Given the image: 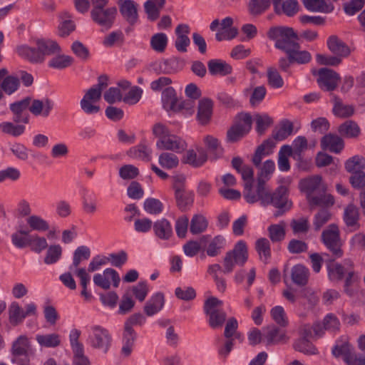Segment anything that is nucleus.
Returning a JSON list of instances; mask_svg holds the SVG:
<instances>
[{
  "label": "nucleus",
  "mask_w": 365,
  "mask_h": 365,
  "mask_svg": "<svg viewBox=\"0 0 365 365\" xmlns=\"http://www.w3.org/2000/svg\"><path fill=\"white\" fill-rule=\"evenodd\" d=\"M309 269L302 264L294 265L291 270L292 282L299 286H304L308 282Z\"/></svg>",
  "instance_id": "35"
},
{
  "label": "nucleus",
  "mask_w": 365,
  "mask_h": 365,
  "mask_svg": "<svg viewBox=\"0 0 365 365\" xmlns=\"http://www.w3.org/2000/svg\"><path fill=\"white\" fill-rule=\"evenodd\" d=\"M334 261L332 259L327 264L329 279L332 282H339L346 273V266L335 263Z\"/></svg>",
  "instance_id": "40"
},
{
  "label": "nucleus",
  "mask_w": 365,
  "mask_h": 365,
  "mask_svg": "<svg viewBox=\"0 0 365 365\" xmlns=\"http://www.w3.org/2000/svg\"><path fill=\"white\" fill-rule=\"evenodd\" d=\"M91 256L90 249L86 246L78 247L73 253V263L70 266V270L79 269L81 261L88 259Z\"/></svg>",
  "instance_id": "55"
},
{
  "label": "nucleus",
  "mask_w": 365,
  "mask_h": 365,
  "mask_svg": "<svg viewBox=\"0 0 365 365\" xmlns=\"http://www.w3.org/2000/svg\"><path fill=\"white\" fill-rule=\"evenodd\" d=\"M292 153V148L290 145H284L281 147L279 151L278 167L282 171H288L290 169L288 157Z\"/></svg>",
  "instance_id": "54"
},
{
  "label": "nucleus",
  "mask_w": 365,
  "mask_h": 365,
  "mask_svg": "<svg viewBox=\"0 0 365 365\" xmlns=\"http://www.w3.org/2000/svg\"><path fill=\"white\" fill-rule=\"evenodd\" d=\"M302 2L305 8L311 11L327 14L334 10V6L324 0H303Z\"/></svg>",
  "instance_id": "39"
},
{
  "label": "nucleus",
  "mask_w": 365,
  "mask_h": 365,
  "mask_svg": "<svg viewBox=\"0 0 365 365\" xmlns=\"http://www.w3.org/2000/svg\"><path fill=\"white\" fill-rule=\"evenodd\" d=\"M12 363H30L34 355L31 344L26 335H20L11 345Z\"/></svg>",
  "instance_id": "8"
},
{
  "label": "nucleus",
  "mask_w": 365,
  "mask_h": 365,
  "mask_svg": "<svg viewBox=\"0 0 365 365\" xmlns=\"http://www.w3.org/2000/svg\"><path fill=\"white\" fill-rule=\"evenodd\" d=\"M321 146L323 150H329L330 152L339 153L344 147V143L341 137L329 133L322 137Z\"/></svg>",
  "instance_id": "24"
},
{
  "label": "nucleus",
  "mask_w": 365,
  "mask_h": 365,
  "mask_svg": "<svg viewBox=\"0 0 365 365\" xmlns=\"http://www.w3.org/2000/svg\"><path fill=\"white\" fill-rule=\"evenodd\" d=\"M185 176L177 174L172 177L173 188L177 206L182 211H185L193 203V193L185 189Z\"/></svg>",
  "instance_id": "5"
},
{
  "label": "nucleus",
  "mask_w": 365,
  "mask_h": 365,
  "mask_svg": "<svg viewBox=\"0 0 365 365\" xmlns=\"http://www.w3.org/2000/svg\"><path fill=\"white\" fill-rule=\"evenodd\" d=\"M18 54L27 59L33 63H42L44 61L42 53L39 48L30 47L26 45L20 46L17 48Z\"/></svg>",
  "instance_id": "29"
},
{
  "label": "nucleus",
  "mask_w": 365,
  "mask_h": 365,
  "mask_svg": "<svg viewBox=\"0 0 365 365\" xmlns=\"http://www.w3.org/2000/svg\"><path fill=\"white\" fill-rule=\"evenodd\" d=\"M327 46L331 52L340 58L347 57L351 53L349 47L336 36L328 38Z\"/></svg>",
  "instance_id": "27"
},
{
  "label": "nucleus",
  "mask_w": 365,
  "mask_h": 365,
  "mask_svg": "<svg viewBox=\"0 0 365 365\" xmlns=\"http://www.w3.org/2000/svg\"><path fill=\"white\" fill-rule=\"evenodd\" d=\"M136 339L137 333L134 329L123 328L120 353L123 358H128L131 355Z\"/></svg>",
  "instance_id": "18"
},
{
  "label": "nucleus",
  "mask_w": 365,
  "mask_h": 365,
  "mask_svg": "<svg viewBox=\"0 0 365 365\" xmlns=\"http://www.w3.org/2000/svg\"><path fill=\"white\" fill-rule=\"evenodd\" d=\"M31 102V98L26 97L24 99L10 104L9 108L13 113V121L16 123H28L29 115L26 112Z\"/></svg>",
  "instance_id": "16"
},
{
  "label": "nucleus",
  "mask_w": 365,
  "mask_h": 365,
  "mask_svg": "<svg viewBox=\"0 0 365 365\" xmlns=\"http://www.w3.org/2000/svg\"><path fill=\"white\" fill-rule=\"evenodd\" d=\"M190 33V27L187 24H179L175 29L177 36L175 41V47L178 51L185 53L187 47L190 44V40L188 37Z\"/></svg>",
  "instance_id": "22"
},
{
  "label": "nucleus",
  "mask_w": 365,
  "mask_h": 365,
  "mask_svg": "<svg viewBox=\"0 0 365 365\" xmlns=\"http://www.w3.org/2000/svg\"><path fill=\"white\" fill-rule=\"evenodd\" d=\"M255 248L259 257L264 262H267L271 255L269 242L266 238H260L255 243Z\"/></svg>",
  "instance_id": "62"
},
{
  "label": "nucleus",
  "mask_w": 365,
  "mask_h": 365,
  "mask_svg": "<svg viewBox=\"0 0 365 365\" xmlns=\"http://www.w3.org/2000/svg\"><path fill=\"white\" fill-rule=\"evenodd\" d=\"M299 186L302 191L306 193L310 210H314L317 206L327 207L334 204L333 196L326 193L327 185L320 175H313L301 180Z\"/></svg>",
  "instance_id": "2"
},
{
  "label": "nucleus",
  "mask_w": 365,
  "mask_h": 365,
  "mask_svg": "<svg viewBox=\"0 0 365 365\" xmlns=\"http://www.w3.org/2000/svg\"><path fill=\"white\" fill-rule=\"evenodd\" d=\"M158 163L163 168L171 170L178 166L179 158L175 153L163 152L159 155Z\"/></svg>",
  "instance_id": "50"
},
{
  "label": "nucleus",
  "mask_w": 365,
  "mask_h": 365,
  "mask_svg": "<svg viewBox=\"0 0 365 365\" xmlns=\"http://www.w3.org/2000/svg\"><path fill=\"white\" fill-rule=\"evenodd\" d=\"M164 304L163 294L158 292L145 303L144 312L147 316L151 317L159 312L163 309Z\"/></svg>",
  "instance_id": "31"
},
{
  "label": "nucleus",
  "mask_w": 365,
  "mask_h": 365,
  "mask_svg": "<svg viewBox=\"0 0 365 365\" xmlns=\"http://www.w3.org/2000/svg\"><path fill=\"white\" fill-rule=\"evenodd\" d=\"M110 279L113 282L115 287H118L120 281V277L118 272L112 268H107L103 273H98L93 276L94 284L106 290L109 289L110 287Z\"/></svg>",
  "instance_id": "15"
},
{
  "label": "nucleus",
  "mask_w": 365,
  "mask_h": 365,
  "mask_svg": "<svg viewBox=\"0 0 365 365\" xmlns=\"http://www.w3.org/2000/svg\"><path fill=\"white\" fill-rule=\"evenodd\" d=\"M36 340L40 346L46 348H55L61 344L60 336L56 333L37 334Z\"/></svg>",
  "instance_id": "43"
},
{
  "label": "nucleus",
  "mask_w": 365,
  "mask_h": 365,
  "mask_svg": "<svg viewBox=\"0 0 365 365\" xmlns=\"http://www.w3.org/2000/svg\"><path fill=\"white\" fill-rule=\"evenodd\" d=\"M19 76L14 75L6 76L1 83V89L8 95L13 94L19 89Z\"/></svg>",
  "instance_id": "49"
},
{
  "label": "nucleus",
  "mask_w": 365,
  "mask_h": 365,
  "mask_svg": "<svg viewBox=\"0 0 365 365\" xmlns=\"http://www.w3.org/2000/svg\"><path fill=\"white\" fill-rule=\"evenodd\" d=\"M364 168L365 159L359 155H354L345 163L346 170L351 174L363 170Z\"/></svg>",
  "instance_id": "60"
},
{
  "label": "nucleus",
  "mask_w": 365,
  "mask_h": 365,
  "mask_svg": "<svg viewBox=\"0 0 365 365\" xmlns=\"http://www.w3.org/2000/svg\"><path fill=\"white\" fill-rule=\"evenodd\" d=\"M118 4L123 17L130 25L135 24L138 19L137 4L132 0H119Z\"/></svg>",
  "instance_id": "21"
},
{
  "label": "nucleus",
  "mask_w": 365,
  "mask_h": 365,
  "mask_svg": "<svg viewBox=\"0 0 365 365\" xmlns=\"http://www.w3.org/2000/svg\"><path fill=\"white\" fill-rule=\"evenodd\" d=\"M26 223L31 230L38 232H46L49 229L48 222L41 217L32 215L27 217Z\"/></svg>",
  "instance_id": "47"
},
{
  "label": "nucleus",
  "mask_w": 365,
  "mask_h": 365,
  "mask_svg": "<svg viewBox=\"0 0 365 365\" xmlns=\"http://www.w3.org/2000/svg\"><path fill=\"white\" fill-rule=\"evenodd\" d=\"M212 106V101L210 98H203L199 101L197 118L201 125H205L210 120Z\"/></svg>",
  "instance_id": "30"
},
{
  "label": "nucleus",
  "mask_w": 365,
  "mask_h": 365,
  "mask_svg": "<svg viewBox=\"0 0 365 365\" xmlns=\"http://www.w3.org/2000/svg\"><path fill=\"white\" fill-rule=\"evenodd\" d=\"M233 19L231 17H226L221 21L218 19L213 20L210 25V29L212 31L217 30L218 27L220 29L215 34V38L217 41L225 40H232L235 38L238 34V30L235 27H232Z\"/></svg>",
  "instance_id": "10"
},
{
  "label": "nucleus",
  "mask_w": 365,
  "mask_h": 365,
  "mask_svg": "<svg viewBox=\"0 0 365 365\" xmlns=\"http://www.w3.org/2000/svg\"><path fill=\"white\" fill-rule=\"evenodd\" d=\"M226 244L225 238L222 235L215 236L209 243L206 252L208 256L218 255Z\"/></svg>",
  "instance_id": "51"
},
{
  "label": "nucleus",
  "mask_w": 365,
  "mask_h": 365,
  "mask_svg": "<svg viewBox=\"0 0 365 365\" xmlns=\"http://www.w3.org/2000/svg\"><path fill=\"white\" fill-rule=\"evenodd\" d=\"M353 346L346 340L336 341L335 345L333 346L331 353L336 358L342 357L344 361L348 365L352 364L354 359Z\"/></svg>",
  "instance_id": "19"
},
{
  "label": "nucleus",
  "mask_w": 365,
  "mask_h": 365,
  "mask_svg": "<svg viewBox=\"0 0 365 365\" xmlns=\"http://www.w3.org/2000/svg\"><path fill=\"white\" fill-rule=\"evenodd\" d=\"M204 142L207 147L209 152L215 156V158L222 155L223 149L221 148L218 140L212 135H207Z\"/></svg>",
  "instance_id": "64"
},
{
  "label": "nucleus",
  "mask_w": 365,
  "mask_h": 365,
  "mask_svg": "<svg viewBox=\"0 0 365 365\" xmlns=\"http://www.w3.org/2000/svg\"><path fill=\"white\" fill-rule=\"evenodd\" d=\"M162 101L166 110L178 111L181 109L175 91L172 87H168L163 91Z\"/></svg>",
  "instance_id": "28"
},
{
  "label": "nucleus",
  "mask_w": 365,
  "mask_h": 365,
  "mask_svg": "<svg viewBox=\"0 0 365 365\" xmlns=\"http://www.w3.org/2000/svg\"><path fill=\"white\" fill-rule=\"evenodd\" d=\"M239 173L241 174L242 178L245 181L244 185V191H243V196L245 198V192L247 190H250L254 194H257L256 192V188L254 189L252 187V182L254 180V170L253 169L246 165L244 167H242V169L239 172Z\"/></svg>",
  "instance_id": "45"
},
{
  "label": "nucleus",
  "mask_w": 365,
  "mask_h": 365,
  "mask_svg": "<svg viewBox=\"0 0 365 365\" xmlns=\"http://www.w3.org/2000/svg\"><path fill=\"white\" fill-rule=\"evenodd\" d=\"M260 170L257 176V185L256 187H259L260 185L262 187H267L266 181L269 179L270 175L274 173L275 170L274 162L272 160H266L262 165H260L258 167Z\"/></svg>",
  "instance_id": "34"
},
{
  "label": "nucleus",
  "mask_w": 365,
  "mask_h": 365,
  "mask_svg": "<svg viewBox=\"0 0 365 365\" xmlns=\"http://www.w3.org/2000/svg\"><path fill=\"white\" fill-rule=\"evenodd\" d=\"M168 44V37L164 33L154 34L150 38V46L156 52L163 53Z\"/></svg>",
  "instance_id": "61"
},
{
  "label": "nucleus",
  "mask_w": 365,
  "mask_h": 365,
  "mask_svg": "<svg viewBox=\"0 0 365 365\" xmlns=\"http://www.w3.org/2000/svg\"><path fill=\"white\" fill-rule=\"evenodd\" d=\"M63 250L59 245H52L48 247L43 262L50 265L56 263L62 256Z\"/></svg>",
  "instance_id": "53"
},
{
  "label": "nucleus",
  "mask_w": 365,
  "mask_h": 365,
  "mask_svg": "<svg viewBox=\"0 0 365 365\" xmlns=\"http://www.w3.org/2000/svg\"><path fill=\"white\" fill-rule=\"evenodd\" d=\"M263 339L267 345H273L279 342L287 341L288 337L284 331H281L274 325L267 326L262 329Z\"/></svg>",
  "instance_id": "20"
},
{
  "label": "nucleus",
  "mask_w": 365,
  "mask_h": 365,
  "mask_svg": "<svg viewBox=\"0 0 365 365\" xmlns=\"http://www.w3.org/2000/svg\"><path fill=\"white\" fill-rule=\"evenodd\" d=\"M207 67L210 73L212 76H226L232 71V66L220 59H212L207 62Z\"/></svg>",
  "instance_id": "32"
},
{
  "label": "nucleus",
  "mask_w": 365,
  "mask_h": 365,
  "mask_svg": "<svg viewBox=\"0 0 365 365\" xmlns=\"http://www.w3.org/2000/svg\"><path fill=\"white\" fill-rule=\"evenodd\" d=\"M222 305V301L216 297L208 298L204 304L205 313L209 316V324L212 329L221 327L225 322L227 314L217 309Z\"/></svg>",
  "instance_id": "9"
},
{
  "label": "nucleus",
  "mask_w": 365,
  "mask_h": 365,
  "mask_svg": "<svg viewBox=\"0 0 365 365\" xmlns=\"http://www.w3.org/2000/svg\"><path fill=\"white\" fill-rule=\"evenodd\" d=\"M322 240L327 249L331 252L333 260L343 256L342 242L339 230L335 224H331L322 233Z\"/></svg>",
  "instance_id": "6"
},
{
  "label": "nucleus",
  "mask_w": 365,
  "mask_h": 365,
  "mask_svg": "<svg viewBox=\"0 0 365 365\" xmlns=\"http://www.w3.org/2000/svg\"><path fill=\"white\" fill-rule=\"evenodd\" d=\"M36 45L39 48L43 57L45 56H51L58 53L61 51V48L58 44L50 39H40L36 41Z\"/></svg>",
  "instance_id": "42"
},
{
  "label": "nucleus",
  "mask_w": 365,
  "mask_h": 365,
  "mask_svg": "<svg viewBox=\"0 0 365 365\" xmlns=\"http://www.w3.org/2000/svg\"><path fill=\"white\" fill-rule=\"evenodd\" d=\"M344 220L348 227H353L354 230L359 228V213L358 208L353 204L349 205L344 210Z\"/></svg>",
  "instance_id": "36"
},
{
  "label": "nucleus",
  "mask_w": 365,
  "mask_h": 365,
  "mask_svg": "<svg viewBox=\"0 0 365 365\" xmlns=\"http://www.w3.org/2000/svg\"><path fill=\"white\" fill-rule=\"evenodd\" d=\"M117 13V9L115 6L91 9V17L93 22L101 28V31H104L113 26Z\"/></svg>",
  "instance_id": "11"
},
{
  "label": "nucleus",
  "mask_w": 365,
  "mask_h": 365,
  "mask_svg": "<svg viewBox=\"0 0 365 365\" xmlns=\"http://www.w3.org/2000/svg\"><path fill=\"white\" fill-rule=\"evenodd\" d=\"M155 235L163 240H168L173 236L171 223L165 218L155 221L153 225Z\"/></svg>",
  "instance_id": "25"
},
{
  "label": "nucleus",
  "mask_w": 365,
  "mask_h": 365,
  "mask_svg": "<svg viewBox=\"0 0 365 365\" xmlns=\"http://www.w3.org/2000/svg\"><path fill=\"white\" fill-rule=\"evenodd\" d=\"M29 246L36 253H41L48 247L46 239L37 235L29 237Z\"/></svg>",
  "instance_id": "63"
},
{
  "label": "nucleus",
  "mask_w": 365,
  "mask_h": 365,
  "mask_svg": "<svg viewBox=\"0 0 365 365\" xmlns=\"http://www.w3.org/2000/svg\"><path fill=\"white\" fill-rule=\"evenodd\" d=\"M101 97V94L96 88L91 87L85 93L81 100L80 106L83 111L86 114H95L100 111V107L94 105Z\"/></svg>",
  "instance_id": "17"
},
{
  "label": "nucleus",
  "mask_w": 365,
  "mask_h": 365,
  "mask_svg": "<svg viewBox=\"0 0 365 365\" xmlns=\"http://www.w3.org/2000/svg\"><path fill=\"white\" fill-rule=\"evenodd\" d=\"M23 310L18 302H14L9 308V322L13 326H17L23 322L24 319L31 315L36 314V306L34 303H29Z\"/></svg>",
  "instance_id": "12"
},
{
  "label": "nucleus",
  "mask_w": 365,
  "mask_h": 365,
  "mask_svg": "<svg viewBox=\"0 0 365 365\" xmlns=\"http://www.w3.org/2000/svg\"><path fill=\"white\" fill-rule=\"evenodd\" d=\"M165 0H147L144 9L150 21H155L160 16V9L164 6Z\"/></svg>",
  "instance_id": "33"
},
{
  "label": "nucleus",
  "mask_w": 365,
  "mask_h": 365,
  "mask_svg": "<svg viewBox=\"0 0 365 365\" xmlns=\"http://www.w3.org/2000/svg\"><path fill=\"white\" fill-rule=\"evenodd\" d=\"M293 123L285 120L281 123L280 128L272 132V138L277 140H283L289 136L293 131Z\"/></svg>",
  "instance_id": "56"
},
{
  "label": "nucleus",
  "mask_w": 365,
  "mask_h": 365,
  "mask_svg": "<svg viewBox=\"0 0 365 365\" xmlns=\"http://www.w3.org/2000/svg\"><path fill=\"white\" fill-rule=\"evenodd\" d=\"M156 147L159 150H171L175 153H181L186 149L187 143L179 136L170 133L163 140H157Z\"/></svg>",
  "instance_id": "14"
},
{
  "label": "nucleus",
  "mask_w": 365,
  "mask_h": 365,
  "mask_svg": "<svg viewBox=\"0 0 365 365\" xmlns=\"http://www.w3.org/2000/svg\"><path fill=\"white\" fill-rule=\"evenodd\" d=\"M257 194L250 190L245 192V200L250 204L260 202L263 206L273 205L278 210L274 213L275 217L282 215L292 207V202L289 199V190L285 185L279 186L274 192L267 187H256Z\"/></svg>",
  "instance_id": "1"
},
{
  "label": "nucleus",
  "mask_w": 365,
  "mask_h": 365,
  "mask_svg": "<svg viewBox=\"0 0 365 365\" xmlns=\"http://www.w3.org/2000/svg\"><path fill=\"white\" fill-rule=\"evenodd\" d=\"M267 37L274 41V46L284 53H289L296 47H299L298 36L291 27L272 26L267 33Z\"/></svg>",
  "instance_id": "3"
},
{
  "label": "nucleus",
  "mask_w": 365,
  "mask_h": 365,
  "mask_svg": "<svg viewBox=\"0 0 365 365\" xmlns=\"http://www.w3.org/2000/svg\"><path fill=\"white\" fill-rule=\"evenodd\" d=\"M360 128L358 124L353 120H346L339 126L338 132L344 138H355L360 134Z\"/></svg>",
  "instance_id": "38"
},
{
  "label": "nucleus",
  "mask_w": 365,
  "mask_h": 365,
  "mask_svg": "<svg viewBox=\"0 0 365 365\" xmlns=\"http://www.w3.org/2000/svg\"><path fill=\"white\" fill-rule=\"evenodd\" d=\"M91 334L88 336V342L94 349L108 352L111 347L113 338L110 331L100 325H94L91 327Z\"/></svg>",
  "instance_id": "7"
},
{
  "label": "nucleus",
  "mask_w": 365,
  "mask_h": 365,
  "mask_svg": "<svg viewBox=\"0 0 365 365\" xmlns=\"http://www.w3.org/2000/svg\"><path fill=\"white\" fill-rule=\"evenodd\" d=\"M207 159V155L202 149L198 150V155L193 150H189L185 156L184 163L194 168H198L202 166Z\"/></svg>",
  "instance_id": "37"
},
{
  "label": "nucleus",
  "mask_w": 365,
  "mask_h": 365,
  "mask_svg": "<svg viewBox=\"0 0 365 365\" xmlns=\"http://www.w3.org/2000/svg\"><path fill=\"white\" fill-rule=\"evenodd\" d=\"M248 259V250L246 243L240 240L236 243L234 248L227 252L223 259L224 274L231 273L235 265L244 266Z\"/></svg>",
  "instance_id": "4"
},
{
  "label": "nucleus",
  "mask_w": 365,
  "mask_h": 365,
  "mask_svg": "<svg viewBox=\"0 0 365 365\" xmlns=\"http://www.w3.org/2000/svg\"><path fill=\"white\" fill-rule=\"evenodd\" d=\"M294 349L305 355H317V348L309 339H298L293 345Z\"/></svg>",
  "instance_id": "44"
},
{
  "label": "nucleus",
  "mask_w": 365,
  "mask_h": 365,
  "mask_svg": "<svg viewBox=\"0 0 365 365\" xmlns=\"http://www.w3.org/2000/svg\"><path fill=\"white\" fill-rule=\"evenodd\" d=\"M208 222L205 216L200 214L195 215L190 225V231L193 235L203 232L207 227Z\"/></svg>",
  "instance_id": "46"
},
{
  "label": "nucleus",
  "mask_w": 365,
  "mask_h": 365,
  "mask_svg": "<svg viewBox=\"0 0 365 365\" xmlns=\"http://www.w3.org/2000/svg\"><path fill=\"white\" fill-rule=\"evenodd\" d=\"M252 116L247 113H241L236 115L233 125L242 131L248 133L252 128Z\"/></svg>",
  "instance_id": "57"
},
{
  "label": "nucleus",
  "mask_w": 365,
  "mask_h": 365,
  "mask_svg": "<svg viewBox=\"0 0 365 365\" xmlns=\"http://www.w3.org/2000/svg\"><path fill=\"white\" fill-rule=\"evenodd\" d=\"M271 0H250L248 11L252 16H259L265 12L270 6Z\"/></svg>",
  "instance_id": "52"
},
{
  "label": "nucleus",
  "mask_w": 365,
  "mask_h": 365,
  "mask_svg": "<svg viewBox=\"0 0 365 365\" xmlns=\"http://www.w3.org/2000/svg\"><path fill=\"white\" fill-rule=\"evenodd\" d=\"M128 154L131 158L148 161L150 160L151 149L142 143L130 148Z\"/></svg>",
  "instance_id": "48"
},
{
  "label": "nucleus",
  "mask_w": 365,
  "mask_h": 365,
  "mask_svg": "<svg viewBox=\"0 0 365 365\" xmlns=\"http://www.w3.org/2000/svg\"><path fill=\"white\" fill-rule=\"evenodd\" d=\"M333 113L334 115L341 118H347L354 114V108L352 105L343 103L342 101L335 96L333 97Z\"/></svg>",
  "instance_id": "41"
},
{
  "label": "nucleus",
  "mask_w": 365,
  "mask_h": 365,
  "mask_svg": "<svg viewBox=\"0 0 365 365\" xmlns=\"http://www.w3.org/2000/svg\"><path fill=\"white\" fill-rule=\"evenodd\" d=\"M276 143L272 138H268L262 142L255 152L252 161L255 167H259L263 158L271 155Z\"/></svg>",
  "instance_id": "23"
},
{
  "label": "nucleus",
  "mask_w": 365,
  "mask_h": 365,
  "mask_svg": "<svg viewBox=\"0 0 365 365\" xmlns=\"http://www.w3.org/2000/svg\"><path fill=\"white\" fill-rule=\"evenodd\" d=\"M317 83L319 86L327 91H334L339 84L340 81L339 75L334 71L322 68L318 72Z\"/></svg>",
  "instance_id": "13"
},
{
  "label": "nucleus",
  "mask_w": 365,
  "mask_h": 365,
  "mask_svg": "<svg viewBox=\"0 0 365 365\" xmlns=\"http://www.w3.org/2000/svg\"><path fill=\"white\" fill-rule=\"evenodd\" d=\"M0 130L4 134L11 135L13 137H18L24 133L25 126L14 124L12 122H3L0 123Z\"/></svg>",
  "instance_id": "59"
},
{
  "label": "nucleus",
  "mask_w": 365,
  "mask_h": 365,
  "mask_svg": "<svg viewBox=\"0 0 365 365\" xmlns=\"http://www.w3.org/2000/svg\"><path fill=\"white\" fill-rule=\"evenodd\" d=\"M269 237L273 242H281L285 237V223L271 225L268 227Z\"/></svg>",
  "instance_id": "58"
},
{
  "label": "nucleus",
  "mask_w": 365,
  "mask_h": 365,
  "mask_svg": "<svg viewBox=\"0 0 365 365\" xmlns=\"http://www.w3.org/2000/svg\"><path fill=\"white\" fill-rule=\"evenodd\" d=\"M53 108V103L49 98H45L43 101L34 99L29 107V110L34 115H42L43 117H47Z\"/></svg>",
  "instance_id": "26"
}]
</instances>
